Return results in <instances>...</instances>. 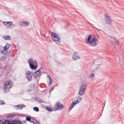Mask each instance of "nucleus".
Segmentation results:
<instances>
[{"instance_id":"1","label":"nucleus","mask_w":124,"mask_h":124,"mask_svg":"<svg viewBox=\"0 0 124 124\" xmlns=\"http://www.w3.org/2000/svg\"><path fill=\"white\" fill-rule=\"evenodd\" d=\"M86 42L87 44L92 46V47H95L97 45V42H98V40L95 39V37H92V35H89L87 39L86 40Z\"/></svg>"},{"instance_id":"2","label":"nucleus","mask_w":124,"mask_h":124,"mask_svg":"<svg viewBox=\"0 0 124 124\" xmlns=\"http://www.w3.org/2000/svg\"><path fill=\"white\" fill-rule=\"evenodd\" d=\"M29 64V66L31 69L33 70H36L38 66V63L36 62V60L32 61V59L30 58L28 62Z\"/></svg>"},{"instance_id":"3","label":"nucleus","mask_w":124,"mask_h":124,"mask_svg":"<svg viewBox=\"0 0 124 124\" xmlns=\"http://www.w3.org/2000/svg\"><path fill=\"white\" fill-rule=\"evenodd\" d=\"M12 81L8 80L4 83L3 90L4 93H8L10 91V89L12 87Z\"/></svg>"},{"instance_id":"4","label":"nucleus","mask_w":124,"mask_h":124,"mask_svg":"<svg viewBox=\"0 0 124 124\" xmlns=\"http://www.w3.org/2000/svg\"><path fill=\"white\" fill-rule=\"evenodd\" d=\"M51 38L53 41L57 43V44H60L61 43V38L59 36L58 33L52 32L51 33Z\"/></svg>"},{"instance_id":"5","label":"nucleus","mask_w":124,"mask_h":124,"mask_svg":"<svg viewBox=\"0 0 124 124\" xmlns=\"http://www.w3.org/2000/svg\"><path fill=\"white\" fill-rule=\"evenodd\" d=\"M87 89V84L83 83L82 84L79 89L78 95L80 96H82L85 92H86V90Z\"/></svg>"},{"instance_id":"6","label":"nucleus","mask_w":124,"mask_h":124,"mask_svg":"<svg viewBox=\"0 0 124 124\" xmlns=\"http://www.w3.org/2000/svg\"><path fill=\"white\" fill-rule=\"evenodd\" d=\"M3 124H22L20 123V121L14 120L12 121H10L9 120H5L4 122H3Z\"/></svg>"},{"instance_id":"7","label":"nucleus","mask_w":124,"mask_h":124,"mask_svg":"<svg viewBox=\"0 0 124 124\" xmlns=\"http://www.w3.org/2000/svg\"><path fill=\"white\" fill-rule=\"evenodd\" d=\"M56 109L55 111H58L59 110H62L63 109V105L60 102L56 103L55 104Z\"/></svg>"},{"instance_id":"8","label":"nucleus","mask_w":124,"mask_h":124,"mask_svg":"<svg viewBox=\"0 0 124 124\" xmlns=\"http://www.w3.org/2000/svg\"><path fill=\"white\" fill-rule=\"evenodd\" d=\"M43 67H40L38 70H37L35 72L33 73V76L36 78V77H38L39 76L40 73H41V70H43Z\"/></svg>"},{"instance_id":"9","label":"nucleus","mask_w":124,"mask_h":124,"mask_svg":"<svg viewBox=\"0 0 124 124\" xmlns=\"http://www.w3.org/2000/svg\"><path fill=\"white\" fill-rule=\"evenodd\" d=\"M105 19L106 23V24H107V25H110V24L112 23V20H111V17L109 16H107L106 15L105 16Z\"/></svg>"},{"instance_id":"10","label":"nucleus","mask_w":124,"mask_h":124,"mask_svg":"<svg viewBox=\"0 0 124 124\" xmlns=\"http://www.w3.org/2000/svg\"><path fill=\"white\" fill-rule=\"evenodd\" d=\"M109 37L111 38L110 41L112 44H116L117 45H119V41H118L115 37H112L111 36H109Z\"/></svg>"},{"instance_id":"11","label":"nucleus","mask_w":124,"mask_h":124,"mask_svg":"<svg viewBox=\"0 0 124 124\" xmlns=\"http://www.w3.org/2000/svg\"><path fill=\"white\" fill-rule=\"evenodd\" d=\"M31 73H32V72L31 71H27V72L26 73L27 79L29 81H31V78L32 77V76L31 75Z\"/></svg>"},{"instance_id":"12","label":"nucleus","mask_w":124,"mask_h":124,"mask_svg":"<svg viewBox=\"0 0 124 124\" xmlns=\"http://www.w3.org/2000/svg\"><path fill=\"white\" fill-rule=\"evenodd\" d=\"M20 27H28L30 26V22L28 21H22L19 23Z\"/></svg>"},{"instance_id":"13","label":"nucleus","mask_w":124,"mask_h":124,"mask_svg":"<svg viewBox=\"0 0 124 124\" xmlns=\"http://www.w3.org/2000/svg\"><path fill=\"white\" fill-rule=\"evenodd\" d=\"M82 101V97L78 96L76 98V101H74L76 105L79 104Z\"/></svg>"},{"instance_id":"14","label":"nucleus","mask_w":124,"mask_h":124,"mask_svg":"<svg viewBox=\"0 0 124 124\" xmlns=\"http://www.w3.org/2000/svg\"><path fill=\"white\" fill-rule=\"evenodd\" d=\"M72 58L74 61H77V60H79V59H80V57H79V56H78V52H75V53L73 55Z\"/></svg>"},{"instance_id":"15","label":"nucleus","mask_w":124,"mask_h":124,"mask_svg":"<svg viewBox=\"0 0 124 124\" xmlns=\"http://www.w3.org/2000/svg\"><path fill=\"white\" fill-rule=\"evenodd\" d=\"M4 25L6 26V27H8V28H9L11 26H12V21H9V22H6L5 21L3 22Z\"/></svg>"},{"instance_id":"16","label":"nucleus","mask_w":124,"mask_h":124,"mask_svg":"<svg viewBox=\"0 0 124 124\" xmlns=\"http://www.w3.org/2000/svg\"><path fill=\"white\" fill-rule=\"evenodd\" d=\"M2 38L4 39V40H11V37L9 35H5L2 36Z\"/></svg>"},{"instance_id":"17","label":"nucleus","mask_w":124,"mask_h":124,"mask_svg":"<svg viewBox=\"0 0 124 124\" xmlns=\"http://www.w3.org/2000/svg\"><path fill=\"white\" fill-rule=\"evenodd\" d=\"M17 109H23V108H25L26 107V105L23 104H20L18 106H16Z\"/></svg>"},{"instance_id":"18","label":"nucleus","mask_w":124,"mask_h":124,"mask_svg":"<svg viewBox=\"0 0 124 124\" xmlns=\"http://www.w3.org/2000/svg\"><path fill=\"white\" fill-rule=\"evenodd\" d=\"M76 105H76L75 102H73L70 107L69 111H71V110H72V109H73L74 107L76 106Z\"/></svg>"},{"instance_id":"19","label":"nucleus","mask_w":124,"mask_h":124,"mask_svg":"<svg viewBox=\"0 0 124 124\" xmlns=\"http://www.w3.org/2000/svg\"><path fill=\"white\" fill-rule=\"evenodd\" d=\"M35 99L36 101H38V102H40V103H43V101L40 98L36 97Z\"/></svg>"},{"instance_id":"20","label":"nucleus","mask_w":124,"mask_h":124,"mask_svg":"<svg viewBox=\"0 0 124 124\" xmlns=\"http://www.w3.org/2000/svg\"><path fill=\"white\" fill-rule=\"evenodd\" d=\"M46 110L48 111V112H53L54 111V110H53V108H50V107H47Z\"/></svg>"},{"instance_id":"21","label":"nucleus","mask_w":124,"mask_h":124,"mask_svg":"<svg viewBox=\"0 0 124 124\" xmlns=\"http://www.w3.org/2000/svg\"><path fill=\"white\" fill-rule=\"evenodd\" d=\"M33 110L35 111V112H39V108L37 107H34Z\"/></svg>"},{"instance_id":"22","label":"nucleus","mask_w":124,"mask_h":124,"mask_svg":"<svg viewBox=\"0 0 124 124\" xmlns=\"http://www.w3.org/2000/svg\"><path fill=\"white\" fill-rule=\"evenodd\" d=\"M26 121H27L28 122H30V123H31V117H26Z\"/></svg>"},{"instance_id":"23","label":"nucleus","mask_w":124,"mask_h":124,"mask_svg":"<svg viewBox=\"0 0 124 124\" xmlns=\"http://www.w3.org/2000/svg\"><path fill=\"white\" fill-rule=\"evenodd\" d=\"M47 77H48V78L50 80V81H49V83L48 85H50L51 83H52V78H51V77L49 76L48 75L47 76Z\"/></svg>"},{"instance_id":"24","label":"nucleus","mask_w":124,"mask_h":124,"mask_svg":"<svg viewBox=\"0 0 124 124\" xmlns=\"http://www.w3.org/2000/svg\"><path fill=\"white\" fill-rule=\"evenodd\" d=\"M3 49L4 51H7V50H8V47H7V46H5L3 47Z\"/></svg>"},{"instance_id":"25","label":"nucleus","mask_w":124,"mask_h":124,"mask_svg":"<svg viewBox=\"0 0 124 124\" xmlns=\"http://www.w3.org/2000/svg\"><path fill=\"white\" fill-rule=\"evenodd\" d=\"M4 104H5V103L2 101L0 100V105H4Z\"/></svg>"},{"instance_id":"26","label":"nucleus","mask_w":124,"mask_h":124,"mask_svg":"<svg viewBox=\"0 0 124 124\" xmlns=\"http://www.w3.org/2000/svg\"><path fill=\"white\" fill-rule=\"evenodd\" d=\"M90 78H93V77H94V74L92 73L90 75Z\"/></svg>"},{"instance_id":"27","label":"nucleus","mask_w":124,"mask_h":124,"mask_svg":"<svg viewBox=\"0 0 124 124\" xmlns=\"http://www.w3.org/2000/svg\"><path fill=\"white\" fill-rule=\"evenodd\" d=\"M6 46H7V48H8V49H9V48H10V44H6Z\"/></svg>"},{"instance_id":"28","label":"nucleus","mask_w":124,"mask_h":124,"mask_svg":"<svg viewBox=\"0 0 124 124\" xmlns=\"http://www.w3.org/2000/svg\"><path fill=\"white\" fill-rule=\"evenodd\" d=\"M54 89H55V87H53V88H51L50 90L49 93H51V92H53V91L54 90Z\"/></svg>"},{"instance_id":"29","label":"nucleus","mask_w":124,"mask_h":124,"mask_svg":"<svg viewBox=\"0 0 124 124\" xmlns=\"http://www.w3.org/2000/svg\"><path fill=\"white\" fill-rule=\"evenodd\" d=\"M13 117H15V115H10L9 116H8V118H13Z\"/></svg>"},{"instance_id":"30","label":"nucleus","mask_w":124,"mask_h":124,"mask_svg":"<svg viewBox=\"0 0 124 124\" xmlns=\"http://www.w3.org/2000/svg\"><path fill=\"white\" fill-rule=\"evenodd\" d=\"M30 87L34 89V85H31Z\"/></svg>"},{"instance_id":"31","label":"nucleus","mask_w":124,"mask_h":124,"mask_svg":"<svg viewBox=\"0 0 124 124\" xmlns=\"http://www.w3.org/2000/svg\"><path fill=\"white\" fill-rule=\"evenodd\" d=\"M0 124H3V121L0 120Z\"/></svg>"},{"instance_id":"32","label":"nucleus","mask_w":124,"mask_h":124,"mask_svg":"<svg viewBox=\"0 0 124 124\" xmlns=\"http://www.w3.org/2000/svg\"><path fill=\"white\" fill-rule=\"evenodd\" d=\"M5 59V57H2V59H0L1 61H4V60Z\"/></svg>"},{"instance_id":"33","label":"nucleus","mask_w":124,"mask_h":124,"mask_svg":"<svg viewBox=\"0 0 124 124\" xmlns=\"http://www.w3.org/2000/svg\"><path fill=\"white\" fill-rule=\"evenodd\" d=\"M30 123H32V124H35V122H34V121H31V122H30Z\"/></svg>"},{"instance_id":"34","label":"nucleus","mask_w":124,"mask_h":124,"mask_svg":"<svg viewBox=\"0 0 124 124\" xmlns=\"http://www.w3.org/2000/svg\"><path fill=\"white\" fill-rule=\"evenodd\" d=\"M1 54H4V50H3L1 51Z\"/></svg>"},{"instance_id":"35","label":"nucleus","mask_w":124,"mask_h":124,"mask_svg":"<svg viewBox=\"0 0 124 124\" xmlns=\"http://www.w3.org/2000/svg\"><path fill=\"white\" fill-rule=\"evenodd\" d=\"M50 32H52V31H50Z\"/></svg>"}]
</instances>
